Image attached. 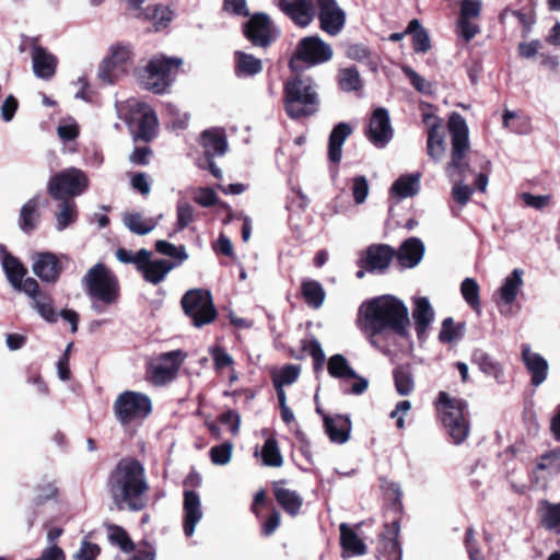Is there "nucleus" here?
<instances>
[{"label":"nucleus","instance_id":"obj_39","mask_svg":"<svg viewBox=\"0 0 560 560\" xmlns=\"http://www.w3.org/2000/svg\"><path fill=\"white\" fill-rule=\"evenodd\" d=\"M136 18L150 20L156 26L165 27L173 19V13L166 5H148L140 8L139 11L132 13Z\"/></svg>","mask_w":560,"mask_h":560},{"label":"nucleus","instance_id":"obj_7","mask_svg":"<svg viewBox=\"0 0 560 560\" xmlns=\"http://www.w3.org/2000/svg\"><path fill=\"white\" fill-rule=\"evenodd\" d=\"M332 56V47L318 35L306 36L299 40L289 66L292 71L298 72L301 70L299 62L315 67L330 61Z\"/></svg>","mask_w":560,"mask_h":560},{"label":"nucleus","instance_id":"obj_24","mask_svg":"<svg viewBox=\"0 0 560 560\" xmlns=\"http://www.w3.org/2000/svg\"><path fill=\"white\" fill-rule=\"evenodd\" d=\"M184 521L183 528L187 537H191L195 533L197 524L202 518L203 512L199 494L194 490L184 491Z\"/></svg>","mask_w":560,"mask_h":560},{"label":"nucleus","instance_id":"obj_14","mask_svg":"<svg viewBox=\"0 0 560 560\" xmlns=\"http://www.w3.org/2000/svg\"><path fill=\"white\" fill-rule=\"evenodd\" d=\"M318 5L320 28L331 36L338 35L346 24V13L336 0H315Z\"/></svg>","mask_w":560,"mask_h":560},{"label":"nucleus","instance_id":"obj_64","mask_svg":"<svg viewBox=\"0 0 560 560\" xmlns=\"http://www.w3.org/2000/svg\"><path fill=\"white\" fill-rule=\"evenodd\" d=\"M465 547L469 557V560H485V557L477 546L475 538V530L472 527H468L465 534Z\"/></svg>","mask_w":560,"mask_h":560},{"label":"nucleus","instance_id":"obj_62","mask_svg":"<svg viewBox=\"0 0 560 560\" xmlns=\"http://www.w3.org/2000/svg\"><path fill=\"white\" fill-rule=\"evenodd\" d=\"M402 71L405 75L410 80L412 86L423 94L431 93V83L428 82L424 78L418 74L412 68L404 67Z\"/></svg>","mask_w":560,"mask_h":560},{"label":"nucleus","instance_id":"obj_32","mask_svg":"<svg viewBox=\"0 0 560 560\" xmlns=\"http://www.w3.org/2000/svg\"><path fill=\"white\" fill-rule=\"evenodd\" d=\"M200 143L208 158L222 156L228 150V141L222 129L203 131L200 136Z\"/></svg>","mask_w":560,"mask_h":560},{"label":"nucleus","instance_id":"obj_55","mask_svg":"<svg viewBox=\"0 0 560 560\" xmlns=\"http://www.w3.org/2000/svg\"><path fill=\"white\" fill-rule=\"evenodd\" d=\"M537 469L549 470L553 475L560 474V447L541 455L537 463Z\"/></svg>","mask_w":560,"mask_h":560},{"label":"nucleus","instance_id":"obj_26","mask_svg":"<svg viewBox=\"0 0 560 560\" xmlns=\"http://www.w3.org/2000/svg\"><path fill=\"white\" fill-rule=\"evenodd\" d=\"M245 36L255 45L266 47L271 42V24L266 14H255L244 26Z\"/></svg>","mask_w":560,"mask_h":560},{"label":"nucleus","instance_id":"obj_20","mask_svg":"<svg viewBox=\"0 0 560 560\" xmlns=\"http://www.w3.org/2000/svg\"><path fill=\"white\" fill-rule=\"evenodd\" d=\"M32 69L36 78L49 81L57 71L58 59L46 48L34 45L31 50Z\"/></svg>","mask_w":560,"mask_h":560},{"label":"nucleus","instance_id":"obj_30","mask_svg":"<svg viewBox=\"0 0 560 560\" xmlns=\"http://www.w3.org/2000/svg\"><path fill=\"white\" fill-rule=\"evenodd\" d=\"M415 330L420 341L427 338V330L434 318V311L428 298L420 296L415 300L412 310Z\"/></svg>","mask_w":560,"mask_h":560},{"label":"nucleus","instance_id":"obj_48","mask_svg":"<svg viewBox=\"0 0 560 560\" xmlns=\"http://www.w3.org/2000/svg\"><path fill=\"white\" fill-rule=\"evenodd\" d=\"M406 33L412 35V45L416 52H425L430 49L431 43L429 34L418 20H411L409 22Z\"/></svg>","mask_w":560,"mask_h":560},{"label":"nucleus","instance_id":"obj_16","mask_svg":"<svg viewBox=\"0 0 560 560\" xmlns=\"http://www.w3.org/2000/svg\"><path fill=\"white\" fill-rule=\"evenodd\" d=\"M133 264L143 272L145 280H162L176 268V264L167 259L151 260V252L147 249H140L133 254Z\"/></svg>","mask_w":560,"mask_h":560},{"label":"nucleus","instance_id":"obj_1","mask_svg":"<svg viewBox=\"0 0 560 560\" xmlns=\"http://www.w3.org/2000/svg\"><path fill=\"white\" fill-rule=\"evenodd\" d=\"M106 486L113 503L119 511L139 512L148 505L150 489L144 466L133 457L118 460L108 475Z\"/></svg>","mask_w":560,"mask_h":560},{"label":"nucleus","instance_id":"obj_37","mask_svg":"<svg viewBox=\"0 0 560 560\" xmlns=\"http://www.w3.org/2000/svg\"><path fill=\"white\" fill-rule=\"evenodd\" d=\"M472 362L479 370L488 376H492L499 384L504 383V372L502 365L482 350H476L472 353Z\"/></svg>","mask_w":560,"mask_h":560},{"label":"nucleus","instance_id":"obj_33","mask_svg":"<svg viewBox=\"0 0 560 560\" xmlns=\"http://www.w3.org/2000/svg\"><path fill=\"white\" fill-rule=\"evenodd\" d=\"M352 133V128L347 122L337 124L330 132L328 142V159L332 163H339L342 158V145Z\"/></svg>","mask_w":560,"mask_h":560},{"label":"nucleus","instance_id":"obj_21","mask_svg":"<svg viewBox=\"0 0 560 560\" xmlns=\"http://www.w3.org/2000/svg\"><path fill=\"white\" fill-rule=\"evenodd\" d=\"M278 5L296 25L305 27L315 18V8L311 0H277Z\"/></svg>","mask_w":560,"mask_h":560},{"label":"nucleus","instance_id":"obj_8","mask_svg":"<svg viewBox=\"0 0 560 560\" xmlns=\"http://www.w3.org/2000/svg\"><path fill=\"white\" fill-rule=\"evenodd\" d=\"M179 58L155 57L142 70L140 83L154 93H163L171 84L173 70L182 66Z\"/></svg>","mask_w":560,"mask_h":560},{"label":"nucleus","instance_id":"obj_6","mask_svg":"<svg viewBox=\"0 0 560 560\" xmlns=\"http://www.w3.org/2000/svg\"><path fill=\"white\" fill-rule=\"evenodd\" d=\"M180 304L185 315L196 328L211 324L218 316L212 295L206 289L188 290L183 295Z\"/></svg>","mask_w":560,"mask_h":560},{"label":"nucleus","instance_id":"obj_57","mask_svg":"<svg viewBox=\"0 0 560 560\" xmlns=\"http://www.w3.org/2000/svg\"><path fill=\"white\" fill-rule=\"evenodd\" d=\"M176 230L186 229L194 221V207L187 201H179L176 209Z\"/></svg>","mask_w":560,"mask_h":560},{"label":"nucleus","instance_id":"obj_49","mask_svg":"<svg viewBox=\"0 0 560 560\" xmlns=\"http://www.w3.org/2000/svg\"><path fill=\"white\" fill-rule=\"evenodd\" d=\"M338 84L343 92L358 91L362 88V79L357 68H343L338 73Z\"/></svg>","mask_w":560,"mask_h":560},{"label":"nucleus","instance_id":"obj_56","mask_svg":"<svg viewBox=\"0 0 560 560\" xmlns=\"http://www.w3.org/2000/svg\"><path fill=\"white\" fill-rule=\"evenodd\" d=\"M112 532L109 534V539L119 546V548L125 552H130L135 549V544L130 539L127 532L117 525H113L110 527Z\"/></svg>","mask_w":560,"mask_h":560},{"label":"nucleus","instance_id":"obj_13","mask_svg":"<svg viewBox=\"0 0 560 560\" xmlns=\"http://www.w3.org/2000/svg\"><path fill=\"white\" fill-rule=\"evenodd\" d=\"M185 354L182 350L162 353L149 365L151 381L155 385H163L175 378Z\"/></svg>","mask_w":560,"mask_h":560},{"label":"nucleus","instance_id":"obj_25","mask_svg":"<svg viewBox=\"0 0 560 560\" xmlns=\"http://www.w3.org/2000/svg\"><path fill=\"white\" fill-rule=\"evenodd\" d=\"M522 360L530 373V383L534 386L541 385L547 376L549 365L547 360L539 353L533 352L529 345L522 346Z\"/></svg>","mask_w":560,"mask_h":560},{"label":"nucleus","instance_id":"obj_41","mask_svg":"<svg viewBox=\"0 0 560 560\" xmlns=\"http://www.w3.org/2000/svg\"><path fill=\"white\" fill-rule=\"evenodd\" d=\"M60 201L58 210L55 213L56 230L59 232L73 224L78 218V207L73 200L61 199Z\"/></svg>","mask_w":560,"mask_h":560},{"label":"nucleus","instance_id":"obj_23","mask_svg":"<svg viewBox=\"0 0 560 560\" xmlns=\"http://www.w3.org/2000/svg\"><path fill=\"white\" fill-rule=\"evenodd\" d=\"M86 293L92 300V308L103 313V305L114 303L118 296V282H85Z\"/></svg>","mask_w":560,"mask_h":560},{"label":"nucleus","instance_id":"obj_15","mask_svg":"<svg viewBox=\"0 0 560 560\" xmlns=\"http://www.w3.org/2000/svg\"><path fill=\"white\" fill-rule=\"evenodd\" d=\"M32 271L40 280H57L63 264L52 252H35L31 255Z\"/></svg>","mask_w":560,"mask_h":560},{"label":"nucleus","instance_id":"obj_5","mask_svg":"<svg viewBox=\"0 0 560 560\" xmlns=\"http://www.w3.org/2000/svg\"><path fill=\"white\" fill-rule=\"evenodd\" d=\"M438 408L441 411L442 423L455 445L462 444L470 431L468 404L459 398H453L445 392L438 396Z\"/></svg>","mask_w":560,"mask_h":560},{"label":"nucleus","instance_id":"obj_47","mask_svg":"<svg viewBox=\"0 0 560 560\" xmlns=\"http://www.w3.org/2000/svg\"><path fill=\"white\" fill-rule=\"evenodd\" d=\"M301 294L305 303L313 308H319L326 296L320 282H302Z\"/></svg>","mask_w":560,"mask_h":560},{"label":"nucleus","instance_id":"obj_9","mask_svg":"<svg viewBox=\"0 0 560 560\" xmlns=\"http://www.w3.org/2000/svg\"><path fill=\"white\" fill-rule=\"evenodd\" d=\"M113 409L117 421L126 425L136 419L147 418L152 411V401L143 393L125 390L114 401Z\"/></svg>","mask_w":560,"mask_h":560},{"label":"nucleus","instance_id":"obj_45","mask_svg":"<svg viewBox=\"0 0 560 560\" xmlns=\"http://www.w3.org/2000/svg\"><path fill=\"white\" fill-rule=\"evenodd\" d=\"M541 524L548 529L560 534V502L550 503L549 501L541 502Z\"/></svg>","mask_w":560,"mask_h":560},{"label":"nucleus","instance_id":"obj_52","mask_svg":"<svg viewBox=\"0 0 560 560\" xmlns=\"http://www.w3.org/2000/svg\"><path fill=\"white\" fill-rule=\"evenodd\" d=\"M261 458L265 466L280 467L283 464V457L280 453L278 442L275 438L266 440L262 450Z\"/></svg>","mask_w":560,"mask_h":560},{"label":"nucleus","instance_id":"obj_43","mask_svg":"<svg viewBox=\"0 0 560 560\" xmlns=\"http://www.w3.org/2000/svg\"><path fill=\"white\" fill-rule=\"evenodd\" d=\"M122 222L128 230L138 235H147L158 225V219H144L137 212L125 213Z\"/></svg>","mask_w":560,"mask_h":560},{"label":"nucleus","instance_id":"obj_18","mask_svg":"<svg viewBox=\"0 0 560 560\" xmlns=\"http://www.w3.org/2000/svg\"><path fill=\"white\" fill-rule=\"evenodd\" d=\"M394 130L390 125L388 112L384 108H377L373 112L369 129L368 139L377 148H384L393 138Z\"/></svg>","mask_w":560,"mask_h":560},{"label":"nucleus","instance_id":"obj_35","mask_svg":"<svg viewBox=\"0 0 560 560\" xmlns=\"http://www.w3.org/2000/svg\"><path fill=\"white\" fill-rule=\"evenodd\" d=\"M339 530L343 552H347L348 556H363L366 553V545L347 523H341Z\"/></svg>","mask_w":560,"mask_h":560},{"label":"nucleus","instance_id":"obj_29","mask_svg":"<svg viewBox=\"0 0 560 560\" xmlns=\"http://www.w3.org/2000/svg\"><path fill=\"white\" fill-rule=\"evenodd\" d=\"M385 530L381 535L382 551L387 560H402V547L398 540L400 534V521L394 520L385 524Z\"/></svg>","mask_w":560,"mask_h":560},{"label":"nucleus","instance_id":"obj_42","mask_svg":"<svg viewBox=\"0 0 560 560\" xmlns=\"http://www.w3.org/2000/svg\"><path fill=\"white\" fill-rule=\"evenodd\" d=\"M420 190V175L408 174L400 176L392 186V192L399 199H405L417 195Z\"/></svg>","mask_w":560,"mask_h":560},{"label":"nucleus","instance_id":"obj_4","mask_svg":"<svg viewBox=\"0 0 560 560\" xmlns=\"http://www.w3.org/2000/svg\"><path fill=\"white\" fill-rule=\"evenodd\" d=\"M317 88L311 77L295 75L284 83V109L292 119L314 115L318 110Z\"/></svg>","mask_w":560,"mask_h":560},{"label":"nucleus","instance_id":"obj_2","mask_svg":"<svg viewBox=\"0 0 560 560\" xmlns=\"http://www.w3.org/2000/svg\"><path fill=\"white\" fill-rule=\"evenodd\" d=\"M357 325L359 329H370L374 334L393 332L408 339V307L401 300L389 294L365 300L359 306Z\"/></svg>","mask_w":560,"mask_h":560},{"label":"nucleus","instance_id":"obj_51","mask_svg":"<svg viewBox=\"0 0 560 560\" xmlns=\"http://www.w3.org/2000/svg\"><path fill=\"white\" fill-rule=\"evenodd\" d=\"M465 324L460 323L455 325L452 317H446L442 322V327L439 332V340L442 343H452L464 336Z\"/></svg>","mask_w":560,"mask_h":560},{"label":"nucleus","instance_id":"obj_63","mask_svg":"<svg viewBox=\"0 0 560 560\" xmlns=\"http://www.w3.org/2000/svg\"><path fill=\"white\" fill-rule=\"evenodd\" d=\"M210 354L213 359L215 370H222L224 368L231 366L234 362L232 355L220 346L210 348Z\"/></svg>","mask_w":560,"mask_h":560},{"label":"nucleus","instance_id":"obj_54","mask_svg":"<svg viewBox=\"0 0 560 560\" xmlns=\"http://www.w3.org/2000/svg\"><path fill=\"white\" fill-rule=\"evenodd\" d=\"M233 452V443L225 441L210 448L209 455L211 462L218 466H224L231 462Z\"/></svg>","mask_w":560,"mask_h":560},{"label":"nucleus","instance_id":"obj_31","mask_svg":"<svg viewBox=\"0 0 560 560\" xmlns=\"http://www.w3.org/2000/svg\"><path fill=\"white\" fill-rule=\"evenodd\" d=\"M284 481L277 482L273 486V494L280 506L291 516H296L303 505L302 497L294 490L284 488Z\"/></svg>","mask_w":560,"mask_h":560},{"label":"nucleus","instance_id":"obj_46","mask_svg":"<svg viewBox=\"0 0 560 560\" xmlns=\"http://www.w3.org/2000/svg\"><path fill=\"white\" fill-rule=\"evenodd\" d=\"M328 373L335 378L357 377V372L350 366L343 354H334L327 364Z\"/></svg>","mask_w":560,"mask_h":560},{"label":"nucleus","instance_id":"obj_44","mask_svg":"<svg viewBox=\"0 0 560 560\" xmlns=\"http://www.w3.org/2000/svg\"><path fill=\"white\" fill-rule=\"evenodd\" d=\"M395 388L400 396H408L415 389L413 375L409 365H398L393 371Z\"/></svg>","mask_w":560,"mask_h":560},{"label":"nucleus","instance_id":"obj_12","mask_svg":"<svg viewBox=\"0 0 560 560\" xmlns=\"http://www.w3.org/2000/svg\"><path fill=\"white\" fill-rule=\"evenodd\" d=\"M129 115L124 119L128 125L137 124L136 138L150 141L156 136L158 118L155 113L144 103L137 100L127 102Z\"/></svg>","mask_w":560,"mask_h":560},{"label":"nucleus","instance_id":"obj_17","mask_svg":"<svg viewBox=\"0 0 560 560\" xmlns=\"http://www.w3.org/2000/svg\"><path fill=\"white\" fill-rule=\"evenodd\" d=\"M481 12V0H463L460 3V13L457 22L458 35L466 42L471 40L479 32L480 27L475 22Z\"/></svg>","mask_w":560,"mask_h":560},{"label":"nucleus","instance_id":"obj_59","mask_svg":"<svg viewBox=\"0 0 560 560\" xmlns=\"http://www.w3.org/2000/svg\"><path fill=\"white\" fill-rule=\"evenodd\" d=\"M57 133L62 141L74 140L79 136V126L73 118H65L60 121Z\"/></svg>","mask_w":560,"mask_h":560},{"label":"nucleus","instance_id":"obj_10","mask_svg":"<svg viewBox=\"0 0 560 560\" xmlns=\"http://www.w3.org/2000/svg\"><path fill=\"white\" fill-rule=\"evenodd\" d=\"M88 185L89 179L83 171L69 167L51 176L47 189L54 199L61 200L82 195Z\"/></svg>","mask_w":560,"mask_h":560},{"label":"nucleus","instance_id":"obj_22","mask_svg":"<svg viewBox=\"0 0 560 560\" xmlns=\"http://www.w3.org/2000/svg\"><path fill=\"white\" fill-rule=\"evenodd\" d=\"M424 253V243L418 237H409L395 250V257L400 268L411 269L421 262Z\"/></svg>","mask_w":560,"mask_h":560},{"label":"nucleus","instance_id":"obj_19","mask_svg":"<svg viewBox=\"0 0 560 560\" xmlns=\"http://www.w3.org/2000/svg\"><path fill=\"white\" fill-rule=\"evenodd\" d=\"M423 122L428 126V155L434 161L440 162L445 153L444 133L442 130V120L432 115L424 114Z\"/></svg>","mask_w":560,"mask_h":560},{"label":"nucleus","instance_id":"obj_53","mask_svg":"<svg viewBox=\"0 0 560 560\" xmlns=\"http://www.w3.org/2000/svg\"><path fill=\"white\" fill-rule=\"evenodd\" d=\"M155 249L158 253L173 258L174 261L171 262L176 264V267L188 258L185 246H176L167 241H158L155 244Z\"/></svg>","mask_w":560,"mask_h":560},{"label":"nucleus","instance_id":"obj_28","mask_svg":"<svg viewBox=\"0 0 560 560\" xmlns=\"http://www.w3.org/2000/svg\"><path fill=\"white\" fill-rule=\"evenodd\" d=\"M394 257L395 250L393 247L385 244H378L368 247L362 260L366 270L383 271L389 266Z\"/></svg>","mask_w":560,"mask_h":560},{"label":"nucleus","instance_id":"obj_3","mask_svg":"<svg viewBox=\"0 0 560 560\" xmlns=\"http://www.w3.org/2000/svg\"><path fill=\"white\" fill-rule=\"evenodd\" d=\"M448 130L452 138V153L445 171L448 178L454 182L453 198L458 203L466 205L472 194L471 188L463 183L470 171L469 163L465 160L469 151L468 127L459 114L453 113L448 120Z\"/></svg>","mask_w":560,"mask_h":560},{"label":"nucleus","instance_id":"obj_34","mask_svg":"<svg viewBox=\"0 0 560 560\" xmlns=\"http://www.w3.org/2000/svg\"><path fill=\"white\" fill-rule=\"evenodd\" d=\"M0 264L8 280H23L27 269L23 262L0 243Z\"/></svg>","mask_w":560,"mask_h":560},{"label":"nucleus","instance_id":"obj_36","mask_svg":"<svg viewBox=\"0 0 560 560\" xmlns=\"http://www.w3.org/2000/svg\"><path fill=\"white\" fill-rule=\"evenodd\" d=\"M39 198L33 197L28 201H26L21 210L19 215V228L26 234L33 232L38 224L39 220Z\"/></svg>","mask_w":560,"mask_h":560},{"label":"nucleus","instance_id":"obj_27","mask_svg":"<svg viewBox=\"0 0 560 560\" xmlns=\"http://www.w3.org/2000/svg\"><path fill=\"white\" fill-rule=\"evenodd\" d=\"M324 430L331 443L345 444L350 439L352 423L349 416H323Z\"/></svg>","mask_w":560,"mask_h":560},{"label":"nucleus","instance_id":"obj_61","mask_svg":"<svg viewBox=\"0 0 560 560\" xmlns=\"http://www.w3.org/2000/svg\"><path fill=\"white\" fill-rule=\"evenodd\" d=\"M523 283L524 282H504L498 290V301L513 304Z\"/></svg>","mask_w":560,"mask_h":560},{"label":"nucleus","instance_id":"obj_50","mask_svg":"<svg viewBox=\"0 0 560 560\" xmlns=\"http://www.w3.org/2000/svg\"><path fill=\"white\" fill-rule=\"evenodd\" d=\"M301 373V366L287 364L272 373L273 387H284L296 382Z\"/></svg>","mask_w":560,"mask_h":560},{"label":"nucleus","instance_id":"obj_40","mask_svg":"<svg viewBox=\"0 0 560 560\" xmlns=\"http://www.w3.org/2000/svg\"><path fill=\"white\" fill-rule=\"evenodd\" d=\"M12 285V289L16 292L24 293L26 296L31 299V306L37 311L42 304H45L50 299V294L43 291L38 282H10Z\"/></svg>","mask_w":560,"mask_h":560},{"label":"nucleus","instance_id":"obj_11","mask_svg":"<svg viewBox=\"0 0 560 560\" xmlns=\"http://www.w3.org/2000/svg\"><path fill=\"white\" fill-rule=\"evenodd\" d=\"M133 57L129 44L118 43L109 48V55L100 66L97 75L106 84H113L122 73Z\"/></svg>","mask_w":560,"mask_h":560},{"label":"nucleus","instance_id":"obj_58","mask_svg":"<svg viewBox=\"0 0 560 560\" xmlns=\"http://www.w3.org/2000/svg\"><path fill=\"white\" fill-rule=\"evenodd\" d=\"M100 552L98 545L83 539L79 549L73 553L72 560H96Z\"/></svg>","mask_w":560,"mask_h":560},{"label":"nucleus","instance_id":"obj_60","mask_svg":"<svg viewBox=\"0 0 560 560\" xmlns=\"http://www.w3.org/2000/svg\"><path fill=\"white\" fill-rule=\"evenodd\" d=\"M460 291L463 298L475 311L479 312V287L477 282H462Z\"/></svg>","mask_w":560,"mask_h":560},{"label":"nucleus","instance_id":"obj_38","mask_svg":"<svg viewBox=\"0 0 560 560\" xmlns=\"http://www.w3.org/2000/svg\"><path fill=\"white\" fill-rule=\"evenodd\" d=\"M235 73L240 78H247L258 74L262 71V62L253 55L235 51Z\"/></svg>","mask_w":560,"mask_h":560}]
</instances>
